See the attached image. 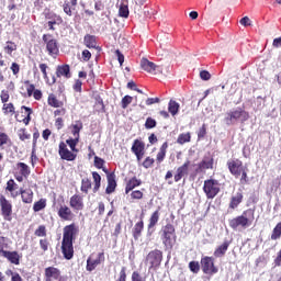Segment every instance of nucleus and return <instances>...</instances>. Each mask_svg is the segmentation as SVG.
<instances>
[{
    "mask_svg": "<svg viewBox=\"0 0 281 281\" xmlns=\"http://www.w3.org/2000/svg\"><path fill=\"white\" fill-rule=\"evenodd\" d=\"M78 226L70 224L64 227V235L61 241V251L66 260L74 258V239L78 236Z\"/></svg>",
    "mask_w": 281,
    "mask_h": 281,
    "instance_id": "obj_1",
    "label": "nucleus"
},
{
    "mask_svg": "<svg viewBox=\"0 0 281 281\" xmlns=\"http://www.w3.org/2000/svg\"><path fill=\"white\" fill-rule=\"evenodd\" d=\"M254 223V211L247 210L241 215L229 220L228 224L232 229H247Z\"/></svg>",
    "mask_w": 281,
    "mask_h": 281,
    "instance_id": "obj_2",
    "label": "nucleus"
},
{
    "mask_svg": "<svg viewBox=\"0 0 281 281\" xmlns=\"http://www.w3.org/2000/svg\"><path fill=\"white\" fill-rule=\"evenodd\" d=\"M247 120H249V113L243 108H237L226 113L224 122L227 126H233V124H237V122L245 124Z\"/></svg>",
    "mask_w": 281,
    "mask_h": 281,
    "instance_id": "obj_3",
    "label": "nucleus"
},
{
    "mask_svg": "<svg viewBox=\"0 0 281 281\" xmlns=\"http://www.w3.org/2000/svg\"><path fill=\"white\" fill-rule=\"evenodd\" d=\"M176 238L177 234L175 233V226L172 224H167L161 227L160 239L167 249H172Z\"/></svg>",
    "mask_w": 281,
    "mask_h": 281,
    "instance_id": "obj_4",
    "label": "nucleus"
},
{
    "mask_svg": "<svg viewBox=\"0 0 281 281\" xmlns=\"http://www.w3.org/2000/svg\"><path fill=\"white\" fill-rule=\"evenodd\" d=\"M203 191L206 194V199H214L221 192V183L214 179L205 180Z\"/></svg>",
    "mask_w": 281,
    "mask_h": 281,
    "instance_id": "obj_5",
    "label": "nucleus"
},
{
    "mask_svg": "<svg viewBox=\"0 0 281 281\" xmlns=\"http://www.w3.org/2000/svg\"><path fill=\"white\" fill-rule=\"evenodd\" d=\"M104 260H105L104 252L91 254L87 259V266H86L87 271H90V272L95 271V268L100 267V265H102Z\"/></svg>",
    "mask_w": 281,
    "mask_h": 281,
    "instance_id": "obj_6",
    "label": "nucleus"
},
{
    "mask_svg": "<svg viewBox=\"0 0 281 281\" xmlns=\"http://www.w3.org/2000/svg\"><path fill=\"white\" fill-rule=\"evenodd\" d=\"M161 260H164V252L159 249L151 250L146 257L149 269H157L161 265Z\"/></svg>",
    "mask_w": 281,
    "mask_h": 281,
    "instance_id": "obj_7",
    "label": "nucleus"
},
{
    "mask_svg": "<svg viewBox=\"0 0 281 281\" xmlns=\"http://www.w3.org/2000/svg\"><path fill=\"white\" fill-rule=\"evenodd\" d=\"M201 266L203 273H206V276H214V273H218V268L214 266V258L212 257H203L201 259Z\"/></svg>",
    "mask_w": 281,
    "mask_h": 281,
    "instance_id": "obj_8",
    "label": "nucleus"
},
{
    "mask_svg": "<svg viewBox=\"0 0 281 281\" xmlns=\"http://www.w3.org/2000/svg\"><path fill=\"white\" fill-rule=\"evenodd\" d=\"M42 40L46 44V49L48 52L49 56H56L58 55V42L54 38H52V35L44 34Z\"/></svg>",
    "mask_w": 281,
    "mask_h": 281,
    "instance_id": "obj_9",
    "label": "nucleus"
},
{
    "mask_svg": "<svg viewBox=\"0 0 281 281\" xmlns=\"http://www.w3.org/2000/svg\"><path fill=\"white\" fill-rule=\"evenodd\" d=\"M0 207L4 221H12V204L5 196H0Z\"/></svg>",
    "mask_w": 281,
    "mask_h": 281,
    "instance_id": "obj_10",
    "label": "nucleus"
},
{
    "mask_svg": "<svg viewBox=\"0 0 281 281\" xmlns=\"http://www.w3.org/2000/svg\"><path fill=\"white\" fill-rule=\"evenodd\" d=\"M140 69H143V71H147V74H153L154 76L156 74H161V67L157 66L155 63L148 60L147 58L140 59Z\"/></svg>",
    "mask_w": 281,
    "mask_h": 281,
    "instance_id": "obj_11",
    "label": "nucleus"
},
{
    "mask_svg": "<svg viewBox=\"0 0 281 281\" xmlns=\"http://www.w3.org/2000/svg\"><path fill=\"white\" fill-rule=\"evenodd\" d=\"M227 166H228L231 175L236 177V179H238V177H240L241 171L246 168L245 166H243V161H240L238 159L228 161Z\"/></svg>",
    "mask_w": 281,
    "mask_h": 281,
    "instance_id": "obj_12",
    "label": "nucleus"
},
{
    "mask_svg": "<svg viewBox=\"0 0 281 281\" xmlns=\"http://www.w3.org/2000/svg\"><path fill=\"white\" fill-rule=\"evenodd\" d=\"M59 157L61 159H65L66 161H75L77 155L71 153L68 148H67V144L65 143H60L59 144Z\"/></svg>",
    "mask_w": 281,
    "mask_h": 281,
    "instance_id": "obj_13",
    "label": "nucleus"
},
{
    "mask_svg": "<svg viewBox=\"0 0 281 281\" xmlns=\"http://www.w3.org/2000/svg\"><path fill=\"white\" fill-rule=\"evenodd\" d=\"M45 278L46 281H63V277H60V270L55 267L45 268Z\"/></svg>",
    "mask_w": 281,
    "mask_h": 281,
    "instance_id": "obj_14",
    "label": "nucleus"
},
{
    "mask_svg": "<svg viewBox=\"0 0 281 281\" xmlns=\"http://www.w3.org/2000/svg\"><path fill=\"white\" fill-rule=\"evenodd\" d=\"M157 223H159V210L155 211L149 218L147 236H153L155 233V225H157Z\"/></svg>",
    "mask_w": 281,
    "mask_h": 281,
    "instance_id": "obj_15",
    "label": "nucleus"
},
{
    "mask_svg": "<svg viewBox=\"0 0 281 281\" xmlns=\"http://www.w3.org/2000/svg\"><path fill=\"white\" fill-rule=\"evenodd\" d=\"M58 216L63 221H72L74 220V213L71 212V209H69V206H67V205L59 207Z\"/></svg>",
    "mask_w": 281,
    "mask_h": 281,
    "instance_id": "obj_16",
    "label": "nucleus"
},
{
    "mask_svg": "<svg viewBox=\"0 0 281 281\" xmlns=\"http://www.w3.org/2000/svg\"><path fill=\"white\" fill-rule=\"evenodd\" d=\"M70 207L80 211L85 210V203L82 202V196L75 194L70 198Z\"/></svg>",
    "mask_w": 281,
    "mask_h": 281,
    "instance_id": "obj_17",
    "label": "nucleus"
},
{
    "mask_svg": "<svg viewBox=\"0 0 281 281\" xmlns=\"http://www.w3.org/2000/svg\"><path fill=\"white\" fill-rule=\"evenodd\" d=\"M188 168H190V161L187 160L181 167L177 169V175L175 176L176 183H179L180 179H183L188 175Z\"/></svg>",
    "mask_w": 281,
    "mask_h": 281,
    "instance_id": "obj_18",
    "label": "nucleus"
},
{
    "mask_svg": "<svg viewBox=\"0 0 281 281\" xmlns=\"http://www.w3.org/2000/svg\"><path fill=\"white\" fill-rule=\"evenodd\" d=\"M0 256H2V258H7V260L12 265H19L20 262L19 252L16 251L4 250Z\"/></svg>",
    "mask_w": 281,
    "mask_h": 281,
    "instance_id": "obj_19",
    "label": "nucleus"
},
{
    "mask_svg": "<svg viewBox=\"0 0 281 281\" xmlns=\"http://www.w3.org/2000/svg\"><path fill=\"white\" fill-rule=\"evenodd\" d=\"M117 188V182L115 181V173L108 175V187L105 189L106 194H113Z\"/></svg>",
    "mask_w": 281,
    "mask_h": 281,
    "instance_id": "obj_20",
    "label": "nucleus"
},
{
    "mask_svg": "<svg viewBox=\"0 0 281 281\" xmlns=\"http://www.w3.org/2000/svg\"><path fill=\"white\" fill-rule=\"evenodd\" d=\"M227 249H229V241L225 240L221 246H218L215 251L214 256L215 258H223L225 254H227Z\"/></svg>",
    "mask_w": 281,
    "mask_h": 281,
    "instance_id": "obj_21",
    "label": "nucleus"
},
{
    "mask_svg": "<svg viewBox=\"0 0 281 281\" xmlns=\"http://www.w3.org/2000/svg\"><path fill=\"white\" fill-rule=\"evenodd\" d=\"M139 186H142V180L137 179L136 177L130 179L126 183L125 194H128V192H132V190H135V188H139Z\"/></svg>",
    "mask_w": 281,
    "mask_h": 281,
    "instance_id": "obj_22",
    "label": "nucleus"
},
{
    "mask_svg": "<svg viewBox=\"0 0 281 281\" xmlns=\"http://www.w3.org/2000/svg\"><path fill=\"white\" fill-rule=\"evenodd\" d=\"M214 166V159L212 157H204L199 164V170H210Z\"/></svg>",
    "mask_w": 281,
    "mask_h": 281,
    "instance_id": "obj_23",
    "label": "nucleus"
},
{
    "mask_svg": "<svg viewBox=\"0 0 281 281\" xmlns=\"http://www.w3.org/2000/svg\"><path fill=\"white\" fill-rule=\"evenodd\" d=\"M180 108L181 105L177 101L170 100L168 103V113L175 117L176 115H179Z\"/></svg>",
    "mask_w": 281,
    "mask_h": 281,
    "instance_id": "obj_24",
    "label": "nucleus"
},
{
    "mask_svg": "<svg viewBox=\"0 0 281 281\" xmlns=\"http://www.w3.org/2000/svg\"><path fill=\"white\" fill-rule=\"evenodd\" d=\"M57 78L64 76V78H71V72L69 69V65L59 66L56 71Z\"/></svg>",
    "mask_w": 281,
    "mask_h": 281,
    "instance_id": "obj_25",
    "label": "nucleus"
},
{
    "mask_svg": "<svg viewBox=\"0 0 281 281\" xmlns=\"http://www.w3.org/2000/svg\"><path fill=\"white\" fill-rule=\"evenodd\" d=\"M240 203H243V193L237 192L231 200L229 203V207L232 210H236V207H238V205H240Z\"/></svg>",
    "mask_w": 281,
    "mask_h": 281,
    "instance_id": "obj_26",
    "label": "nucleus"
},
{
    "mask_svg": "<svg viewBox=\"0 0 281 281\" xmlns=\"http://www.w3.org/2000/svg\"><path fill=\"white\" fill-rule=\"evenodd\" d=\"M145 148L146 145L144 144V142L135 139L132 146V153H134V155L137 153H144Z\"/></svg>",
    "mask_w": 281,
    "mask_h": 281,
    "instance_id": "obj_27",
    "label": "nucleus"
},
{
    "mask_svg": "<svg viewBox=\"0 0 281 281\" xmlns=\"http://www.w3.org/2000/svg\"><path fill=\"white\" fill-rule=\"evenodd\" d=\"M20 194L22 196V201L23 203H32V199L34 196V193L32 192V190H20Z\"/></svg>",
    "mask_w": 281,
    "mask_h": 281,
    "instance_id": "obj_28",
    "label": "nucleus"
},
{
    "mask_svg": "<svg viewBox=\"0 0 281 281\" xmlns=\"http://www.w3.org/2000/svg\"><path fill=\"white\" fill-rule=\"evenodd\" d=\"M83 43L89 49H95V45L98 44L95 42V36L93 35H86L83 38Z\"/></svg>",
    "mask_w": 281,
    "mask_h": 281,
    "instance_id": "obj_29",
    "label": "nucleus"
},
{
    "mask_svg": "<svg viewBox=\"0 0 281 281\" xmlns=\"http://www.w3.org/2000/svg\"><path fill=\"white\" fill-rule=\"evenodd\" d=\"M40 69L42 71L47 85H49V86L56 85V77L53 76L52 81H49V78L47 77V64H41Z\"/></svg>",
    "mask_w": 281,
    "mask_h": 281,
    "instance_id": "obj_30",
    "label": "nucleus"
},
{
    "mask_svg": "<svg viewBox=\"0 0 281 281\" xmlns=\"http://www.w3.org/2000/svg\"><path fill=\"white\" fill-rule=\"evenodd\" d=\"M48 105L54 106V109H60V106H63V102L56 99V94L50 93L48 95Z\"/></svg>",
    "mask_w": 281,
    "mask_h": 281,
    "instance_id": "obj_31",
    "label": "nucleus"
},
{
    "mask_svg": "<svg viewBox=\"0 0 281 281\" xmlns=\"http://www.w3.org/2000/svg\"><path fill=\"white\" fill-rule=\"evenodd\" d=\"M166 150H168V143H164L157 154L158 164H161L166 159Z\"/></svg>",
    "mask_w": 281,
    "mask_h": 281,
    "instance_id": "obj_32",
    "label": "nucleus"
},
{
    "mask_svg": "<svg viewBox=\"0 0 281 281\" xmlns=\"http://www.w3.org/2000/svg\"><path fill=\"white\" fill-rule=\"evenodd\" d=\"M281 238V222H279L272 229L271 240H280Z\"/></svg>",
    "mask_w": 281,
    "mask_h": 281,
    "instance_id": "obj_33",
    "label": "nucleus"
},
{
    "mask_svg": "<svg viewBox=\"0 0 281 281\" xmlns=\"http://www.w3.org/2000/svg\"><path fill=\"white\" fill-rule=\"evenodd\" d=\"M82 128V122L80 121H76L72 124V135L74 137H77L78 139H80V130Z\"/></svg>",
    "mask_w": 281,
    "mask_h": 281,
    "instance_id": "obj_34",
    "label": "nucleus"
},
{
    "mask_svg": "<svg viewBox=\"0 0 281 281\" xmlns=\"http://www.w3.org/2000/svg\"><path fill=\"white\" fill-rule=\"evenodd\" d=\"M2 111H3L4 115H9V113L11 115H14L16 113L13 103H4L2 106Z\"/></svg>",
    "mask_w": 281,
    "mask_h": 281,
    "instance_id": "obj_35",
    "label": "nucleus"
},
{
    "mask_svg": "<svg viewBox=\"0 0 281 281\" xmlns=\"http://www.w3.org/2000/svg\"><path fill=\"white\" fill-rule=\"evenodd\" d=\"M144 229V222H138L135 224L134 226V232H133V235H134V238H139V236H142V231Z\"/></svg>",
    "mask_w": 281,
    "mask_h": 281,
    "instance_id": "obj_36",
    "label": "nucleus"
},
{
    "mask_svg": "<svg viewBox=\"0 0 281 281\" xmlns=\"http://www.w3.org/2000/svg\"><path fill=\"white\" fill-rule=\"evenodd\" d=\"M78 142H80V138H68L66 140V144H68L69 148L72 150V153H78V149L76 148V146H78Z\"/></svg>",
    "mask_w": 281,
    "mask_h": 281,
    "instance_id": "obj_37",
    "label": "nucleus"
},
{
    "mask_svg": "<svg viewBox=\"0 0 281 281\" xmlns=\"http://www.w3.org/2000/svg\"><path fill=\"white\" fill-rule=\"evenodd\" d=\"M89 190H91V180H89V178H83L81 180V192L87 194Z\"/></svg>",
    "mask_w": 281,
    "mask_h": 281,
    "instance_id": "obj_38",
    "label": "nucleus"
},
{
    "mask_svg": "<svg viewBox=\"0 0 281 281\" xmlns=\"http://www.w3.org/2000/svg\"><path fill=\"white\" fill-rule=\"evenodd\" d=\"M128 14H131V12L128 11V4H121L119 9V16H122L123 19H128Z\"/></svg>",
    "mask_w": 281,
    "mask_h": 281,
    "instance_id": "obj_39",
    "label": "nucleus"
},
{
    "mask_svg": "<svg viewBox=\"0 0 281 281\" xmlns=\"http://www.w3.org/2000/svg\"><path fill=\"white\" fill-rule=\"evenodd\" d=\"M18 168H20V172H21L22 177H29L30 167L25 162H19Z\"/></svg>",
    "mask_w": 281,
    "mask_h": 281,
    "instance_id": "obj_40",
    "label": "nucleus"
},
{
    "mask_svg": "<svg viewBox=\"0 0 281 281\" xmlns=\"http://www.w3.org/2000/svg\"><path fill=\"white\" fill-rule=\"evenodd\" d=\"M60 23H63V18H60V15H56L54 20L48 21V27L49 30H52L54 32V30H56L54 27V25H60Z\"/></svg>",
    "mask_w": 281,
    "mask_h": 281,
    "instance_id": "obj_41",
    "label": "nucleus"
},
{
    "mask_svg": "<svg viewBox=\"0 0 281 281\" xmlns=\"http://www.w3.org/2000/svg\"><path fill=\"white\" fill-rule=\"evenodd\" d=\"M190 139H191L190 133L180 134L178 136L177 143L181 144V145L188 144V142H190Z\"/></svg>",
    "mask_w": 281,
    "mask_h": 281,
    "instance_id": "obj_42",
    "label": "nucleus"
},
{
    "mask_svg": "<svg viewBox=\"0 0 281 281\" xmlns=\"http://www.w3.org/2000/svg\"><path fill=\"white\" fill-rule=\"evenodd\" d=\"M46 203L45 200H40L34 203L33 210L34 212H41V210H45Z\"/></svg>",
    "mask_w": 281,
    "mask_h": 281,
    "instance_id": "obj_43",
    "label": "nucleus"
},
{
    "mask_svg": "<svg viewBox=\"0 0 281 281\" xmlns=\"http://www.w3.org/2000/svg\"><path fill=\"white\" fill-rule=\"evenodd\" d=\"M5 144H11L10 136L3 132H0V147L5 146Z\"/></svg>",
    "mask_w": 281,
    "mask_h": 281,
    "instance_id": "obj_44",
    "label": "nucleus"
},
{
    "mask_svg": "<svg viewBox=\"0 0 281 281\" xmlns=\"http://www.w3.org/2000/svg\"><path fill=\"white\" fill-rule=\"evenodd\" d=\"M189 269L192 273H199V271H201V266L198 261H190Z\"/></svg>",
    "mask_w": 281,
    "mask_h": 281,
    "instance_id": "obj_45",
    "label": "nucleus"
},
{
    "mask_svg": "<svg viewBox=\"0 0 281 281\" xmlns=\"http://www.w3.org/2000/svg\"><path fill=\"white\" fill-rule=\"evenodd\" d=\"M19 188V186L16 184V182H14L13 179H10L8 182H7V188L5 190L8 192H14V190H16Z\"/></svg>",
    "mask_w": 281,
    "mask_h": 281,
    "instance_id": "obj_46",
    "label": "nucleus"
},
{
    "mask_svg": "<svg viewBox=\"0 0 281 281\" xmlns=\"http://www.w3.org/2000/svg\"><path fill=\"white\" fill-rule=\"evenodd\" d=\"M133 102V97L131 95H125L122 101H121V106L122 109H127L128 104H131Z\"/></svg>",
    "mask_w": 281,
    "mask_h": 281,
    "instance_id": "obj_47",
    "label": "nucleus"
},
{
    "mask_svg": "<svg viewBox=\"0 0 281 281\" xmlns=\"http://www.w3.org/2000/svg\"><path fill=\"white\" fill-rule=\"evenodd\" d=\"M35 236H38V237L47 236V228H45V225L38 226V228L35 231Z\"/></svg>",
    "mask_w": 281,
    "mask_h": 281,
    "instance_id": "obj_48",
    "label": "nucleus"
},
{
    "mask_svg": "<svg viewBox=\"0 0 281 281\" xmlns=\"http://www.w3.org/2000/svg\"><path fill=\"white\" fill-rule=\"evenodd\" d=\"M155 126H157V121H155V119L153 117H147L146 122H145V128H155Z\"/></svg>",
    "mask_w": 281,
    "mask_h": 281,
    "instance_id": "obj_49",
    "label": "nucleus"
},
{
    "mask_svg": "<svg viewBox=\"0 0 281 281\" xmlns=\"http://www.w3.org/2000/svg\"><path fill=\"white\" fill-rule=\"evenodd\" d=\"M7 54H11L12 52H16V44H14L13 42H7Z\"/></svg>",
    "mask_w": 281,
    "mask_h": 281,
    "instance_id": "obj_50",
    "label": "nucleus"
},
{
    "mask_svg": "<svg viewBox=\"0 0 281 281\" xmlns=\"http://www.w3.org/2000/svg\"><path fill=\"white\" fill-rule=\"evenodd\" d=\"M94 166L95 168H98L99 170L102 169L104 167V159L95 156L94 157Z\"/></svg>",
    "mask_w": 281,
    "mask_h": 281,
    "instance_id": "obj_51",
    "label": "nucleus"
},
{
    "mask_svg": "<svg viewBox=\"0 0 281 281\" xmlns=\"http://www.w3.org/2000/svg\"><path fill=\"white\" fill-rule=\"evenodd\" d=\"M21 142H25V139H30V134H27V132L25 130H20L18 133Z\"/></svg>",
    "mask_w": 281,
    "mask_h": 281,
    "instance_id": "obj_52",
    "label": "nucleus"
},
{
    "mask_svg": "<svg viewBox=\"0 0 281 281\" xmlns=\"http://www.w3.org/2000/svg\"><path fill=\"white\" fill-rule=\"evenodd\" d=\"M132 281H146V277H142V274H139V272L134 271L132 273Z\"/></svg>",
    "mask_w": 281,
    "mask_h": 281,
    "instance_id": "obj_53",
    "label": "nucleus"
},
{
    "mask_svg": "<svg viewBox=\"0 0 281 281\" xmlns=\"http://www.w3.org/2000/svg\"><path fill=\"white\" fill-rule=\"evenodd\" d=\"M0 100L3 104H5V102H8V100H10V93H8L7 90H2L1 94H0Z\"/></svg>",
    "mask_w": 281,
    "mask_h": 281,
    "instance_id": "obj_54",
    "label": "nucleus"
},
{
    "mask_svg": "<svg viewBox=\"0 0 281 281\" xmlns=\"http://www.w3.org/2000/svg\"><path fill=\"white\" fill-rule=\"evenodd\" d=\"M22 109H24V111H26L27 116L24 119V123L29 124L30 120H32L31 115H32V109L25 105H22Z\"/></svg>",
    "mask_w": 281,
    "mask_h": 281,
    "instance_id": "obj_55",
    "label": "nucleus"
},
{
    "mask_svg": "<svg viewBox=\"0 0 281 281\" xmlns=\"http://www.w3.org/2000/svg\"><path fill=\"white\" fill-rule=\"evenodd\" d=\"M40 247L43 251H47V249H49V241H47V239H41Z\"/></svg>",
    "mask_w": 281,
    "mask_h": 281,
    "instance_id": "obj_56",
    "label": "nucleus"
},
{
    "mask_svg": "<svg viewBox=\"0 0 281 281\" xmlns=\"http://www.w3.org/2000/svg\"><path fill=\"white\" fill-rule=\"evenodd\" d=\"M200 78L201 80H210L212 78V75H210V71L207 70H202L200 72Z\"/></svg>",
    "mask_w": 281,
    "mask_h": 281,
    "instance_id": "obj_57",
    "label": "nucleus"
},
{
    "mask_svg": "<svg viewBox=\"0 0 281 281\" xmlns=\"http://www.w3.org/2000/svg\"><path fill=\"white\" fill-rule=\"evenodd\" d=\"M116 281H126V267L121 269L119 279Z\"/></svg>",
    "mask_w": 281,
    "mask_h": 281,
    "instance_id": "obj_58",
    "label": "nucleus"
},
{
    "mask_svg": "<svg viewBox=\"0 0 281 281\" xmlns=\"http://www.w3.org/2000/svg\"><path fill=\"white\" fill-rule=\"evenodd\" d=\"M241 178H240V183L243 186H245V183H247L248 178H247V167H245V169L241 171Z\"/></svg>",
    "mask_w": 281,
    "mask_h": 281,
    "instance_id": "obj_59",
    "label": "nucleus"
},
{
    "mask_svg": "<svg viewBox=\"0 0 281 281\" xmlns=\"http://www.w3.org/2000/svg\"><path fill=\"white\" fill-rule=\"evenodd\" d=\"M155 164V159L147 157L144 162L143 166L144 168H150V166H153Z\"/></svg>",
    "mask_w": 281,
    "mask_h": 281,
    "instance_id": "obj_60",
    "label": "nucleus"
},
{
    "mask_svg": "<svg viewBox=\"0 0 281 281\" xmlns=\"http://www.w3.org/2000/svg\"><path fill=\"white\" fill-rule=\"evenodd\" d=\"M206 133H207V130L205 128V125H203L198 132V139H203Z\"/></svg>",
    "mask_w": 281,
    "mask_h": 281,
    "instance_id": "obj_61",
    "label": "nucleus"
},
{
    "mask_svg": "<svg viewBox=\"0 0 281 281\" xmlns=\"http://www.w3.org/2000/svg\"><path fill=\"white\" fill-rule=\"evenodd\" d=\"M273 263L274 267H281V249L277 252Z\"/></svg>",
    "mask_w": 281,
    "mask_h": 281,
    "instance_id": "obj_62",
    "label": "nucleus"
},
{
    "mask_svg": "<svg viewBox=\"0 0 281 281\" xmlns=\"http://www.w3.org/2000/svg\"><path fill=\"white\" fill-rule=\"evenodd\" d=\"M132 199H142L144 196V193L139 190L133 191L131 194Z\"/></svg>",
    "mask_w": 281,
    "mask_h": 281,
    "instance_id": "obj_63",
    "label": "nucleus"
},
{
    "mask_svg": "<svg viewBox=\"0 0 281 281\" xmlns=\"http://www.w3.org/2000/svg\"><path fill=\"white\" fill-rule=\"evenodd\" d=\"M82 58H83V60L87 63V61H89V60H91V52H89L88 49H85L83 52H82Z\"/></svg>",
    "mask_w": 281,
    "mask_h": 281,
    "instance_id": "obj_64",
    "label": "nucleus"
}]
</instances>
